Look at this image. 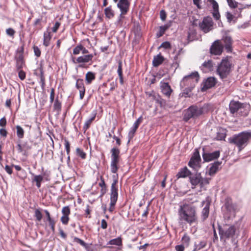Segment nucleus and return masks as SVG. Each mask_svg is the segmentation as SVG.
I'll list each match as a JSON object with an SVG mask.
<instances>
[{
	"label": "nucleus",
	"instance_id": "62",
	"mask_svg": "<svg viewBox=\"0 0 251 251\" xmlns=\"http://www.w3.org/2000/svg\"><path fill=\"white\" fill-rule=\"evenodd\" d=\"M160 19L163 21H165L166 18V13L165 10H162L160 12Z\"/></svg>",
	"mask_w": 251,
	"mask_h": 251
},
{
	"label": "nucleus",
	"instance_id": "12",
	"mask_svg": "<svg viewBox=\"0 0 251 251\" xmlns=\"http://www.w3.org/2000/svg\"><path fill=\"white\" fill-rule=\"evenodd\" d=\"M113 182L111 184L110 190V202L116 203L118 197V187L117 186L118 182V174L113 175Z\"/></svg>",
	"mask_w": 251,
	"mask_h": 251
},
{
	"label": "nucleus",
	"instance_id": "7",
	"mask_svg": "<svg viewBox=\"0 0 251 251\" xmlns=\"http://www.w3.org/2000/svg\"><path fill=\"white\" fill-rule=\"evenodd\" d=\"M111 162L110 170L113 174L117 173L119 168V164L120 160V151L116 147H113L110 150Z\"/></svg>",
	"mask_w": 251,
	"mask_h": 251
},
{
	"label": "nucleus",
	"instance_id": "64",
	"mask_svg": "<svg viewBox=\"0 0 251 251\" xmlns=\"http://www.w3.org/2000/svg\"><path fill=\"white\" fill-rule=\"evenodd\" d=\"M13 166H9L7 165H6L5 167V170L6 172L9 175H11L12 174V167Z\"/></svg>",
	"mask_w": 251,
	"mask_h": 251
},
{
	"label": "nucleus",
	"instance_id": "45",
	"mask_svg": "<svg viewBox=\"0 0 251 251\" xmlns=\"http://www.w3.org/2000/svg\"><path fill=\"white\" fill-rule=\"evenodd\" d=\"M73 242L78 244L86 249L88 248L87 244L84 241L78 238V237H73Z\"/></svg>",
	"mask_w": 251,
	"mask_h": 251
},
{
	"label": "nucleus",
	"instance_id": "42",
	"mask_svg": "<svg viewBox=\"0 0 251 251\" xmlns=\"http://www.w3.org/2000/svg\"><path fill=\"white\" fill-rule=\"evenodd\" d=\"M122 244V241L121 237H118L112 240H110L108 244L112 245H117L120 246Z\"/></svg>",
	"mask_w": 251,
	"mask_h": 251
},
{
	"label": "nucleus",
	"instance_id": "29",
	"mask_svg": "<svg viewBox=\"0 0 251 251\" xmlns=\"http://www.w3.org/2000/svg\"><path fill=\"white\" fill-rule=\"evenodd\" d=\"M221 164V162L219 161H216L213 163L209 169L208 174L211 176H214L218 171Z\"/></svg>",
	"mask_w": 251,
	"mask_h": 251
},
{
	"label": "nucleus",
	"instance_id": "1",
	"mask_svg": "<svg viewBox=\"0 0 251 251\" xmlns=\"http://www.w3.org/2000/svg\"><path fill=\"white\" fill-rule=\"evenodd\" d=\"M178 222L179 225H192L198 222L197 207L191 203L184 202L179 205Z\"/></svg>",
	"mask_w": 251,
	"mask_h": 251
},
{
	"label": "nucleus",
	"instance_id": "8",
	"mask_svg": "<svg viewBox=\"0 0 251 251\" xmlns=\"http://www.w3.org/2000/svg\"><path fill=\"white\" fill-rule=\"evenodd\" d=\"M199 80V75L197 72L192 73L190 75L184 76L181 81V86H189L191 88H194L195 84Z\"/></svg>",
	"mask_w": 251,
	"mask_h": 251
},
{
	"label": "nucleus",
	"instance_id": "26",
	"mask_svg": "<svg viewBox=\"0 0 251 251\" xmlns=\"http://www.w3.org/2000/svg\"><path fill=\"white\" fill-rule=\"evenodd\" d=\"M161 89L162 93L166 96L169 97L172 92V89H171L169 83L167 82H161Z\"/></svg>",
	"mask_w": 251,
	"mask_h": 251
},
{
	"label": "nucleus",
	"instance_id": "27",
	"mask_svg": "<svg viewBox=\"0 0 251 251\" xmlns=\"http://www.w3.org/2000/svg\"><path fill=\"white\" fill-rule=\"evenodd\" d=\"M191 175V172L186 167H184L180 169L176 175V177L177 178L181 177L185 178L187 176L189 177Z\"/></svg>",
	"mask_w": 251,
	"mask_h": 251
},
{
	"label": "nucleus",
	"instance_id": "18",
	"mask_svg": "<svg viewBox=\"0 0 251 251\" xmlns=\"http://www.w3.org/2000/svg\"><path fill=\"white\" fill-rule=\"evenodd\" d=\"M220 154V151H216L212 152H206L203 151L202 153V157L204 161L209 162L212 160L217 159Z\"/></svg>",
	"mask_w": 251,
	"mask_h": 251
},
{
	"label": "nucleus",
	"instance_id": "11",
	"mask_svg": "<svg viewBox=\"0 0 251 251\" xmlns=\"http://www.w3.org/2000/svg\"><path fill=\"white\" fill-rule=\"evenodd\" d=\"M24 45H22L19 48L16 50V53L15 56V60H16V67L17 70L22 69L25 65L24 59Z\"/></svg>",
	"mask_w": 251,
	"mask_h": 251
},
{
	"label": "nucleus",
	"instance_id": "58",
	"mask_svg": "<svg viewBox=\"0 0 251 251\" xmlns=\"http://www.w3.org/2000/svg\"><path fill=\"white\" fill-rule=\"evenodd\" d=\"M171 47V44L169 42H164L162 43L160 46V48H163L165 49H170Z\"/></svg>",
	"mask_w": 251,
	"mask_h": 251
},
{
	"label": "nucleus",
	"instance_id": "5",
	"mask_svg": "<svg viewBox=\"0 0 251 251\" xmlns=\"http://www.w3.org/2000/svg\"><path fill=\"white\" fill-rule=\"evenodd\" d=\"M189 181L192 185V189L196 188L198 185H200L201 188L209 184L210 178L202 177L200 173H196L194 175H191L189 177Z\"/></svg>",
	"mask_w": 251,
	"mask_h": 251
},
{
	"label": "nucleus",
	"instance_id": "17",
	"mask_svg": "<svg viewBox=\"0 0 251 251\" xmlns=\"http://www.w3.org/2000/svg\"><path fill=\"white\" fill-rule=\"evenodd\" d=\"M217 83V79L214 77H209L205 79L202 83V91H205L207 89L214 87Z\"/></svg>",
	"mask_w": 251,
	"mask_h": 251
},
{
	"label": "nucleus",
	"instance_id": "49",
	"mask_svg": "<svg viewBox=\"0 0 251 251\" xmlns=\"http://www.w3.org/2000/svg\"><path fill=\"white\" fill-rule=\"evenodd\" d=\"M243 7H237L235 8L233 12V14L234 16H236L237 18L241 17V12L243 9Z\"/></svg>",
	"mask_w": 251,
	"mask_h": 251
},
{
	"label": "nucleus",
	"instance_id": "40",
	"mask_svg": "<svg viewBox=\"0 0 251 251\" xmlns=\"http://www.w3.org/2000/svg\"><path fill=\"white\" fill-rule=\"evenodd\" d=\"M16 134L19 139H23L24 137L25 131L24 129L19 125L16 126Z\"/></svg>",
	"mask_w": 251,
	"mask_h": 251
},
{
	"label": "nucleus",
	"instance_id": "35",
	"mask_svg": "<svg viewBox=\"0 0 251 251\" xmlns=\"http://www.w3.org/2000/svg\"><path fill=\"white\" fill-rule=\"evenodd\" d=\"M95 74L92 72H88L85 75V80L87 84H90L95 79Z\"/></svg>",
	"mask_w": 251,
	"mask_h": 251
},
{
	"label": "nucleus",
	"instance_id": "41",
	"mask_svg": "<svg viewBox=\"0 0 251 251\" xmlns=\"http://www.w3.org/2000/svg\"><path fill=\"white\" fill-rule=\"evenodd\" d=\"M197 33L195 30H190L188 33L187 38L189 41H193L196 39Z\"/></svg>",
	"mask_w": 251,
	"mask_h": 251
},
{
	"label": "nucleus",
	"instance_id": "30",
	"mask_svg": "<svg viewBox=\"0 0 251 251\" xmlns=\"http://www.w3.org/2000/svg\"><path fill=\"white\" fill-rule=\"evenodd\" d=\"M52 38L51 32L47 30L44 33L43 45L45 47H48L50 44V41Z\"/></svg>",
	"mask_w": 251,
	"mask_h": 251
},
{
	"label": "nucleus",
	"instance_id": "13",
	"mask_svg": "<svg viewBox=\"0 0 251 251\" xmlns=\"http://www.w3.org/2000/svg\"><path fill=\"white\" fill-rule=\"evenodd\" d=\"M93 55L92 54L83 55L78 57L76 59L72 58L73 62L75 64H78L79 68H85L87 63L92 60Z\"/></svg>",
	"mask_w": 251,
	"mask_h": 251
},
{
	"label": "nucleus",
	"instance_id": "50",
	"mask_svg": "<svg viewBox=\"0 0 251 251\" xmlns=\"http://www.w3.org/2000/svg\"><path fill=\"white\" fill-rule=\"evenodd\" d=\"M155 102L158 103L160 105V107H165L166 104V102L165 100L162 99L159 95L158 96V98H157V99L156 100Z\"/></svg>",
	"mask_w": 251,
	"mask_h": 251
},
{
	"label": "nucleus",
	"instance_id": "23",
	"mask_svg": "<svg viewBox=\"0 0 251 251\" xmlns=\"http://www.w3.org/2000/svg\"><path fill=\"white\" fill-rule=\"evenodd\" d=\"M224 43L226 50L227 52H230L232 51V38L228 35L224 36L222 39Z\"/></svg>",
	"mask_w": 251,
	"mask_h": 251
},
{
	"label": "nucleus",
	"instance_id": "21",
	"mask_svg": "<svg viewBox=\"0 0 251 251\" xmlns=\"http://www.w3.org/2000/svg\"><path fill=\"white\" fill-rule=\"evenodd\" d=\"M75 86L79 91V98L82 100L85 93V88L84 81L82 79H77L76 81Z\"/></svg>",
	"mask_w": 251,
	"mask_h": 251
},
{
	"label": "nucleus",
	"instance_id": "38",
	"mask_svg": "<svg viewBox=\"0 0 251 251\" xmlns=\"http://www.w3.org/2000/svg\"><path fill=\"white\" fill-rule=\"evenodd\" d=\"M53 110L59 114L61 111L62 104L61 102L58 100V98L57 97L54 101L53 104Z\"/></svg>",
	"mask_w": 251,
	"mask_h": 251
},
{
	"label": "nucleus",
	"instance_id": "59",
	"mask_svg": "<svg viewBox=\"0 0 251 251\" xmlns=\"http://www.w3.org/2000/svg\"><path fill=\"white\" fill-rule=\"evenodd\" d=\"M110 91H113L118 86V84L116 81H112L110 83Z\"/></svg>",
	"mask_w": 251,
	"mask_h": 251
},
{
	"label": "nucleus",
	"instance_id": "51",
	"mask_svg": "<svg viewBox=\"0 0 251 251\" xmlns=\"http://www.w3.org/2000/svg\"><path fill=\"white\" fill-rule=\"evenodd\" d=\"M82 45L79 44L77 45L73 50V54L75 55L79 54L82 50Z\"/></svg>",
	"mask_w": 251,
	"mask_h": 251
},
{
	"label": "nucleus",
	"instance_id": "47",
	"mask_svg": "<svg viewBox=\"0 0 251 251\" xmlns=\"http://www.w3.org/2000/svg\"><path fill=\"white\" fill-rule=\"evenodd\" d=\"M228 5L231 9H235L238 6V2L235 0H226Z\"/></svg>",
	"mask_w": 251,
	"mask_h": 251
},
{
	"label": "nucleus",
	"instance_id": "24",
	"mask_svg": "<svg viewBox=\"0 0 251 251\" xmlns=\"http://www.w3.org/2000/svg\"><path fill=\"white\" fill-rule=\"evenodd\" d=\"M214 63L211 60L204 62L201 66V70L204 73L211 71L213 69Z\"/></svg>",
	"mask_w": 251,
	"mask_h": 251
},
{
	"label": "nucleus",
	"instance_id": "55",
	"mask_svg": "<svg viewBox=\"0 0 251 251\" xmlns=\"http://www.w3.org/2000/svg\"><path fill=\"white\" fill-rule=\"evenodd\" d=\"M117 73L119 76L123 75L122 71V62L121 61H119Z\"/></svg>",
	"mask_w": 251,
	"mask_h": 251
},
{
	"label": "nucleus",
	"instance_id": "2",
	"mask_svg": "<svg viewBox=\"0 0 251 251\" xmlns=\"http://www.w3.org/2000/svg\"><path fill=\"white\" fill-rule=\"evenodd\" d=\"M250 139H251V131H245L233 135L228 139V142L230 144L235 145L239 151H241L248 145Z\"/></svg>",
	"mask_w": 251,
	"mask_h": 251
},
{
	"label": "nucleus",
	"instance_id": "28",
	"mask_svg": "<svg viewBox=\"0 0 251 251\" xmlns=\"http://www.w3.org/2000/svg\"><path fill=\"white\" fill-rule=\"evenodd\" d=\"M207 241L206 239H203L201 241L195 242L194 244V249L193 251H199L204 248L207 245Z\"/></svg>",
	"mask_w": 251,
	"mask_h": 251
},
{
	"label": "nucleus",
	"instance_id": "31",
	"mask_svg": "<svg viewBox=\"0 0 251 251\" xmlns=\"http://www.w3.org/2000/svg\"><path fill=\"white\" fill-rule=\"evenodd\" d=\"M164 60L163 56L161 55V53H159L154 56L152 60V65L154 67H158L163 63Z\"/></svg>",
	"mask_w": 251,
	"mask_h": 251
},
{
	"label": "nucleus",
	"instance_id": "53",
	"mask_svg": "<svg viewBox=\"0 0 251 251\" xmlns=\"http://www.w3.org/2000/svg\"><path fill=\"white\" fill-rule=\"evenodd\" d=\"M64 145H65V149L66 150V152H67V155H69L70 154V143H69V141L65 139L64 140Z\"/></svg>",
	"mask_w": 251,
	"mask_h": 251
},
{
	"label": "nucleus",
	"instance_id": "22",
	"mask_svg": "<svg viewBox=\"0 0 251 251\" xmlns=\"http://www.w3.org/2000/svg\"><path fill=\"white\" fill-rule=\"evenodd\" d=\"M243 103L239 101L231 100L229 104V109L230 113L232 114L236 113L242 107Z\"/></svg>",
	"mask_w": 251,
	"mask_h": 251
},
{
	"label": "nucleus",
	"instance_id": "32",
	"mask_svg": "<svg viewBox=\"0 0 251 251\" xmlns=\"http://www.w3.org/2000/svg\"><path fill=\"white\" fill-rule=\"evenodd\" d=\"M139 125L138 124L134 123L133 124V126L130 128V129L128 134V142H129L133 138L134 134L138 129Z\"/></svg>",
	"mask_w": 251,
	"mask_h": 251
},
{
	"label": "nucleus",
	"instance_id": "16",
	"mask_svg": "<svg viewBox=\"0 0 251 251\" xmlns=\"http://www.w3.org/2000/svg\"><path fill=\"white\" fill-rule=\"evenodd\" d=\"M224 46L219 40L215 41L211 45L210 51L212 54L220 55L223 50Z\"/></svg>",
	"mask_w": 251,
	"mask_h": 251
},
{
	"label": "nucleus",
	"instance_id": "36",
	"mask_svg": "<svg viewBox=\"0 0 251 251\" xmlns=\"http://www.w3.org/2000/svg\"><path fill=\"white\" fill-rule=\"evenodd\" d=\"M104 14L105 17L109 19H112L114 17V11L112 9L111 6L105 8L104 9Z\"/></svg>",
	"mask_w": 251,
	"mask_h": 251
},
{
	"label": "nucleus",
	"instance_id": "15",
	"mask_svg": "<svg viewBox=\"0 0 251 251\" xmlns=\"http://www.w3.org/2000/svg\"><path fill=\"white\" fill-rule=\"evenodd\" d=\"M210 203L211 201L208 197H206L205 200L201 202L202 206L205 205L201 213V219L202 222L205 221L208 217Z\"/></svg>",
	"mask_w": 251,
	"mask_h": 251
},
{
	"label": "nucleus",
	"instance_id": "44",
	"mask_svg": "<svg viewBox=\"0 0 251 251\" xmlns=\"http://www.w3.org/2000/svg\"><path fill=\"white\" fill-rule=\"evenodd\" d=\"M40 83H41V86L42 89H44L45 86V78L44 75V71L42 68H40Z\"/></svg>",
	"mask_w": 251,
	"mask_h": 251
},
{
	"label": "nucleus",
	"instance_id": "54",
	"mask_svg": "<svg viewBox=\"0 0 251 251\" xmlns=\"http://www.w3.org/2000/svg\"><path fill=\"white\" fill-rule=\"evenodd\" d=\"M49 224V226H50L51 230L54 232L55 230V222L53 219H50L47 220Z\"/></svg>",
	"mask_w": 251,
	"mask_h": 251
},
{
	"label": "nucleus",
	"instance_id": "57",
	"mask_svg": "<svg viewBox=\"0 0 251 251\" xmlns=\"http://www.w3.org/2000/svg\"><path fill=\"white\" fill-rule=\"evenodd\" d=\"M33 48L35 55L37 57H40L41 55V51L40 49L37 46H34Z\"/></svg>",
	"mask_w": 251,
	"mask_h": 251
},
{
	"label": "nucleus",
	"instance_id": "14",
	"mask_svg": "<svg viewBox=\"0 0 251 251\" xmlns=\"http://www.w3.org/2000/svg\"><path fill=\"white\" fill-rule=\"evenodd\" d=\"M213 22L210 17H204L201 23L199 24L201 29L205 33H208L213 29Z\"/></svg>",
	"mask_w": 251,
	"mask_h": 251
},
{
	"label": "nucleus",
	"instance_id": "25",
	"mask_svg": "<svg viewBox=\"0 0 251 251\" xmlns=\"http://www.w3.org/2000/svg\"><path fill=\"white\" fill-rule=\"evenodd\" d=\"M213 8V16L216 20H219L220 18V15L219 12V5L218 3L215 0H210Z\"/></svg>",
	"mask_w": 251,
	"mask_h": 251
},
{
	"label": "nucleus",
	"instance_id": "9",
	"mask_svg": "<svg viewBox=\"0 0 251 251\" xmlns=\"http://www.w3.org/2000/svg\"><path fill=\"white\" fill-rule=\"evenodd\" d=\"M201 158L199 152L197 149H196L188 162V165L195 171L198 172L201 167Z\"/></svg>",
	"mask_w": 251,
	"mask_h": 251
},
{
	"label": "nucleus",
	"instance_id": "46",
	"mask_svg": "<svg viewBox=\"0 0 251 251\" xmlns=\"http://www.w3.org/2000/svg\"><path fill=\"white\" fill-rule=\"evenodd\" d=\"M76 154L77 156L81 157L82 159H84L86 157V154L80 148H77L76 149Z\"/></svg>",
	"mask_w": 251,
	"mask_h": 251
},
{
	"label": "nucleus",
	"instance_id": "61",
	"mask_svg": "<svg viewBox=\"0 0 251 251\" xmlns=\"http://www.w3.org/2000/svg\"><path fill=\"white\" fill-rule=\"evenodd\" d=\"M19 73H18V76H19V77L21 79V80H24L25 79V73L24 71H23V70H19Z\"/></svg>",
	"mask_w": 251,
	"mask_h": 251
},
{
	"label": "nucleus",
	"instance_id": "33",
	"mask_svg": "<svg viewBox=\"0 0 251 251\" xmlns=\"http://www.w3.org/2000/svg\"><path fill=\"white\" fill-rule=\"evenodd\" d=\"M170 26V25L168 24H166L164 25L159 26V30L156 33V37L157 38H160L162 36Z\"/></svg>",
	"mask_w": 251,
	"mask_h": 251
},
{
	"label": "nucleus",
	"instance_id": "60",
	"mask_svg": "<svg viewBox=\"0 0 251 251\" xmlns=\"http://www.w3.org/2000/svg\"><path fill=\"white\" fill-rule=\"evenodd\" d=\"M60 25V23L58 22H56L55 23V24L54 25V26L52 27V31L53 32H56L58 29L59 28V26Z\"/></svg>",
	"mask_w": 251,
	"mask_h": 251
},
{
	"label": "nucleus",
	"instance_id": "56",
	"mask_svg": "<svg viewBox=\"0 0 251 251\" xmlns=\"http://www.w3.org/2000/svg\"><path fill=\"white\" fill-rule=\"evenodd\" d=\"M226 16L228 22L230 23L232 21L234 16V14L233 15L230 12L227 11L226 13Z\"/></svg>",
	"mask_w": 251,
	"mask_h": 251
},
{
	"label": "nucleus",
	"instance_id": "37",
	"mask_svg": "<svg viewBox=\"0 0 251 251\" xmlns=\"http://www.w3.org/2000/svg\"><path fill=\"white\" fill-rule=\"evenodd\" d=\"M32 175L34 176L32 180V182H35L36 186L39 188L41 185V182L43 180V176L41 175H34L33 174Z\"/></svg>",
	"mask_w": 251,
	"mask_h": 251
},
{
	"label": "nucleus",
	"instance_id": "20",
	"mask_svg": "<svg viewBox=\"0 0 251 251\" xmlns=\"http://www.w3.org/2000/svg\"><path fill=\"white\" fill-rule=\"evenodd\" d=\"M225 207L231 215L235 216L237 210V206L235 203H232L230 200L227 199L225 202Z\"/></svg>",
	"mask_w": 251,
	"mask_h": 251
},
{
	"label": "nucleus",
	"instance_id": "48",
	"mask_svg": "<svg viewBox=\"0 0 251 251\" xmlns=\"http://www.w3.org/2000/svg\"><path fill=\"white\" fill-rule=\"evenodd\" d=\"M34 216L37 221L40 222L41 221L43 218V215L39 209H36L35 210Z\"/></svg>",
	"mask_w": 251,
	"mask_h": 251
},
{
	"label": "nucleus",
	"instance_id": "6",
	"mask_svg": "<svg viewBox=\"0 0 251 251\" xmlns=\"http://www.w3.org/2000/svg\"><path fill=\"white\" fill-rule=\"evenodd\" d=\"M203 113V108L197 105H192L185 110L183 119L188 122L190 119H196Z\"/></svg>",
	"mask_w": 251,
	"mask_h": 251
},
{
	"label": "nucleus",
	"instance_id": "4",
	"mask_svg": "<svg viewBox=\"0 0 251 251\" xmlns=\"http://www.w3.org/2000/svg\"><path fill=\"white\" fill-rule=\"evenodd\" d=\"M219 234L221 240H226L233 238L235 236L236 227L234 225L224 224L223 226L218 225Z\"/></svg>",
	"mask_w": 251,
	"mask_h": 251
},
{
	"label": "nucleus",
	"instance_id": "10",
	"mask_svg": "<svg viewBox=\"0 0 251 251\" xmlns=\"http://www.w3.org/2000/svg\"><path fill=\"white\" fill-rule=\"evenodd\" d=\"M115 2H117V7L120 9L121 13L118 19L124 18L125 15L126 14L129 9L130 2L128 0H113Z\"/></svg>",
	"mask_w": 251,
	"mask_h": 251
},
{
	"label": "nucleus",
	"instance_id": "34",
	"mask_svg": "<svg viewBox=\"0 0 251 251\" xmlns=\"http://www.w3.org/2000/svg\"><path fill=\"white\" fill-rule=\"evenodd\" d=\"M226 137V130L224 128H219L217 132V135L215 137L217 140H224Z\"/></svg>",
	"mask_w": 251,
	"mask_h": 251
},
{
	"label": "nucleus",
	"instance_id": "52",
	"mask_svg": "<svg viewBox=\"0 0 251 251\" xmlns=\"http://www.w3.org/2000/svg\"><path fill=\"white\" fill-rule=\"evenodd\" d=\"M5 32L8 36L12 37V38H14V35L16 32L12 28H8L6 29Z\"/></svg>",
	"mask_w": 251,
	"mask_h": 251
},
{
	"label": "nucleus",
	"instance_id": "63",
	"mask_svg": "<svg viewBox=\"0 0 251 251\" xmlns=\"http://www.w3.org/2000/svg\"><path fill=\"white\" fill-rule=\"evenodd\" d=\"M54 95H55L54 90L53 88H52L51 90L50 93V102L51 103H52L53 102V100H54Z\"/></svg>",
	"mask_w": 251,
	"mask_h": 251
},
{
	"label": "nucleus",
	"instance_id": "39",
	"mask_svg": "<svg viewBox=\"0 0 251 251\" xmlns=\"http://www.w3.org/2000/svg\"><path fill=\"white\" fill-rule=\"evenodd\" d=\"M95 118H96V114H95L91 118L87 120L85 122V123H84V125L83 126V130L84 133L90 127V125L92 123L93 121L95 120Z\"/></svg>",
	"mask_w": 251,
	"mask_h": 251
},
{
	"label": "nucleus",
	"instance_id": "19",
	"mask_svg": "<svg viewBox=\"0 0 251 251\" xmlns=\"http://www.w3.org/2000/svg\"><path fill=\"white\" fill-rule=\"evenodd\" d=\"M70 213V208L69 206H66L62 208V216L61 217L60 220L63 225H66L68 224L69 221V216Z\"/></svg>",
	"mask_w": 251,
	"mask_h": 251
},
{
	"label": "nucleus",
	"instance_id": "3",
	"mask_svg": "<svg viewBox=\"0 0 251 251\" xmlns=\"http://www.w3.org/2000/svg\"><path fill=\"white\" fill-rule=\"evenodd\" d=\"M232 63L226 57L223 58L217 65L216 69L217 74L222 79L226 78L231 71Z\"/></svg>",
	"mask_w": 251,
	"mask_h": 251
},
{
	"label": "nucleus",
	"instance_id": "43",
	"mask_svg": "<svg viewBox=\"0 0 251 251\" xmlns=\"http://www.w3.org/2000/svg\"><path fill=\"white\" fill-rule=\"evenodd\" d=\"M181 241L182 245H184L185 247H188L190 242V238L187 234H185L182 237Z\"/></svg>",
	"mask_w": 251,
	"mask_h": 251
}]
</instances>
